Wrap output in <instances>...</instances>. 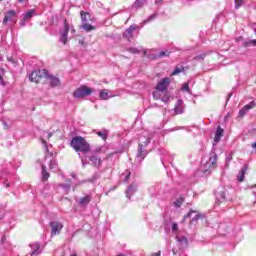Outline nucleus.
I'll return each instance as SVG.
<instances>
[{
	"instance_id": "nucleus-45",
	"label": "nucleus",
	"mask_w": 256,
	"mask_h": 256,
	"mask_svg": "<svg viewBox=\"0 0 256 256\" xmlns=\"http://www.w3.org/2000/svg\"><path fill=\"white\" fill-rule=\"evenodd\" d=\"M80 159H81V161H82L83 167H85V161H87V157H81V156H80Z\"/></svg>"
},
{
	"instance_id": "nucleus-15",
	"label": "nucleus",
	"mask_w": 256,
	"mask_h": 256,
	"mask_svg": "<svg viewBox=\"0 0 256 256\" xmlns=\"http://www.w3.org/2000/svg\"><path fill=\"white\" fill-rule=\"evenodd\" d=\"M249 169V166L244 165L243 168L239 171L237 180L239 183H243L245 181V175L247 174V170Z\"/></svg>"
},
{
	"instance_id": "nucleus-34",
	"label": "nucleus",
	"mask_w": 256,
	"mask_h": 256,
	"mask_svg": "<svg viewBox=\"0 0 256 256\" xmlns=\"http://www.w3.org/2000/svg\"><path fill=\"white\" fill-rule=\"evenodd\" d=\"M182 91H187V93H191V89L189 88V83L183 84Z\"/></svg>"
},
{
	"instance_id": "nucleus-32",
	"label": "nucleus",
	"mask_w": 256,
	"mask_h": 256,
	"mask_svg": "<svg viewBox=\"0 0 256 256\" xmlns=\"http://www.w3.org/2000/svg\"><path fill=\"white\" fill-rule=\"evenodd\" d=\"M183 198H178L176 201H174V206L179 208L181 205H183Z\"/></svg>"
},
{
	"instance_id": "nucleus-20",
	"label": "nucleus",
	"mask_w": 256,
	"mask_h": 256,
	"mask_svg": "<svg viewBox=\"0 0 256 256\" xmlns=\"http://www.w3.org/2000/svg\"><path fill=\"white\" fill-rule=\"evenodd\" d=\"M174 111L176 115H181L183 113V100H178L175 107Z\"/></svg>"
},
{
	"instance_id": "nucleus-30",
	"label": "nucleus",
	"mask_w": 256,
	"mask_h": 256,
	"mask_svg": "<svg viewBox=\"0 0 256 256\" xmlns=\"http://www.w3.org/2000/svg\"><path fill=\"white\" fill-rule=\"evenodd\" d=\"M60 187H62L64 189V193H69V191H71V185L69 184H60Z\"/></svg>"
},
{
	"instance_id": "nucleus-38",
	"label": "nucleus",
	"mask_w": 256,
	"mask_h": 256,
	"mask_svg": "<svg viewBox=\"0 0 256 256\" xmlns=\"http://www.w3.org/2000/svg\"><path fill=\"white\" fill-rule=\"evenodd\" d=\"M159 92L160 91H158V90L153 92L154 99H156V100L161 99V94Z\"/></svg>"
},
{
	"instance_id": "nucleus-36",
	"label": "nucleus",
	"mask_w": 256,
	"mask_h": 256,
	"mask_svg": "<svg viewBox=\"0 0 256 256\" xmlns=\"http://www.w3.org/2000/svg\"><path fill=\"white\" fill-rule=\"evenodd\" d=\"M122 175H126L124 181L127 182V180L131 178V171L126 170V172Z\"/></svg>"
},
{
	"instance_id": "nucleus-13",
	"label": "nucleus",
	"mask_w": 256,
	"mask_h": 256,
	"mask_svg": "<svg viewBox=\"0 0 256 256\" xmlns=\"http://www.w3.org/2000/svg\"><path fill=\"white\" fill-rule=\"evenodd\" d=\"M14 17H17V12L15 10H9L8 12H6L3 19V25H7L9 21H13Z\"/></svg>"
},
{
	"instance_id": "nucleus-42",
	"label": "nucleus",
	"mask_w": 256,
	"mask_h": 256,
	"mask_svg": "<svg viewBox=\"0 0 256 256\" xmlns=\"http://www.w3.org/2000/svg\"><path fill=\"white\" fill-rule=\"evenodd\" d=\"M176 239H177V241H179V242H181V243L187 244V238H185V237H182V239L179 238V237H176Z\"/></svg>"
},
{
	"instance_id": "nucleus-29",
	"label": "nucleus",
	"mask_w": 256,
	"mask_h": 256,
	"mask_svg": "<svg viewBox=\"0 0 256 256\" xmlns=\"http://www.w3.org/2000/svg\"><path fill=\"white\" fill-rule=\"evenodd\" d=\"M244 47H256V39L245 42Z\"/></svg>"
},
{
	"instance_id": "nucleus-48",
	"label": "nucleus",
	"mask_w": 256,
	"mask_h": 256,
	"mask_svg": "<svg viewBox=\"0 0 256 256\" xmlns=\"http://www.w3.org/2000/svg\"><path fill=\"white\" fill-rule=\"evenodd\" d=\"M151 256H161V251H158V252H155V253H152Z\"/></svg>"
},
{
	"instance_id": "nucleus-3",
	"label": "nucleus",
	"mask_w": 256,
	"mask_h": 256,
	"mask_svg": "<svg viewBox=\"0 0 256 256\" xmlns=\"http://www.w3.org/2000/svg\"><path fill=\"white\" fill-rule=\"evenodd\" d=\"M217 154L212 153L209 160L204 164L203 173H209L211 169H215L217 167Z\"/></svg>"
},
{
	"instance_id": "nucleus-57",
	"label": "nucleus",
	"mask_w": 256,
	"mask_h": 256,
	"mask_svg": "<svg viewBox=\"0 0 256 256\" xmlns=\"http://www.w3.org/2000/svg\"><path fill=\"white\" fill-rule=\"evenodd\" d=\"M42 143H44V145H46V142H45V140H42Z\"/></svg>"
},
{
	"instance_id": "nucleus-21",
	"label": "nucleus",
	"mask_w": 256,
	"mask_h": 256,
	"mask_svg": "<svg viewBox=\"0 0 256 256\" xmlns=\"http://www.w3.org/2000/svg\"><path fill=\"white\" fill-rule=\"evenodd\" d=\"M221 137H223V129L221 126H218L214 137L215 143H219V141H221Z\"/></svg>"
},
{
	"instance_id": "nucleus-27",
	"label": "nucleus",
	"mask_w": 256,
	"mask_h": 256,
	"mask_svg": "<svg viewBox=\"0 0 256 256\" xmlns=\"http://www.w3.org/2000/svg\"><path fill=\"white\" fill-rule=\"evenodd\" d=\"M96 134L98 135V137L103 139V141H105L107 139L108 135H109L107 130L98 131V132H96Z\"/></svg>"
},
{
	"instance_id": "nucleus-10",
	"label": "nucleus",
	"mask_w": 256,
	"mask_h": 256,
	"mask_svg": "<svg viewBox=\"0 0 256 256\" xmlns=\"http://www.w3.org/2000/svg\"><path fill=\"white\" fill-rule=\"evenodd\" d=\"M50 227L52 229V235H59L61 233V229H63V224L58 221H53L50 223Z\"/></svg>"
},
{
	"instance_id": "nucleus-58",
	"label": "nucleus",
	"mask_w": 256,
	"mask_h": 256,
	"mask_svg": "<svg viewBox=\"0 0 256 256\" xmlns=\"http://www.w3.org/2000/svg\"><path fill=\"white\" fill-rule=\"evenodd\" d=\"M144 55H147V51H144Z\"/></svg>"
},
{
	"instance_id": "nucleus-56",
	"label": "nucleus",
	"mask_w": 256,
	"mask_h": 256,
	"mask_svg": "<svg viewBox=\"0 0 256 256\" xmlns=\"http://www.w3.org/2000/svg\"><path fill=\"white\" fill-rule=\"evenodd\" d=\"M162 101H164V103H167V99H162Z\"/></svg>"
},
{
	"instance_id": "nucleus-8",
	"label": "nucleus",
	"mask_w": 256,
	"mask_h": 256,
	"mask_svg": "<svg viewBox=\"0 0 256 256\" xmlns=\"http://www.w3.org/2000/svg\"><path fill=\"white\" fill-rule=\"evenodd\" d=\"M46 81L49 83L50 87H59L61 85V81L59 78L49 74V72H46Z\"/></svg>"
},
{
	"instance_id": "nucleus-23",
	"label": "nucleus",
	"mask_w": 256,
	"mask_h": 256,
	"mask_svg": "<svg viewBox=\"0 0 256 256\" xmlns=\"http://www.w3.org/2000/svg\"><path fill=\"white\" fill-rule=\"evenodd\" d=\"M51 175L49 172H47V166L45 164H42V181H47Z\"/></svg>"
},
{
	"instance_id": "nucleus-26",
	"label": "nucleus",
	"mask_w": 256,
	"mask_h": 256,
	"mask_svg": "<svg viewBox=\"0 0 256 256\" xmlns=\"http://www.w3.org/2000/svg\"><path fill=\"white\" fill-rule=\"evenodd\" d=\"M80 16H81V20H82V25L89 21V19L87 18V17H90L89 13L81 11Z\"/></svg>"
},
{
	"instance_id": "nucleus-24",
	"label": "nucleus",
	"mask_w": 256,
	"mask_h": 256,
	"mask_svg": "<svg viewBox=\"0 0 256 256\" xmlns=\"http://www.w3.org/2000/svg\"><path fill=\"white\" fill-rule=\"evenodd\" d=\"M82 29H84V31H95V26L89 24V22H84V24H82Z\"/></svg>"
},
{
	"instance_id": "nucleus-25",
	"label": "nucleus",
	"mask_w": 256,
	"mask_h": 256,
	"mask_svg": "<svg viewBox=\"0 0 256 256\" xmlns=\"http://www.w3.org/2000/svg\"><path fill=\"white\" fill-rule=\"evenodd\" d=\"M185 71V67L183 66H176L174 71L171 73L172 76L179 75V73H183Z\"/></svg>"
},
{
	"instance_id": "nucleus-54",
	"label": "nucleus",
	"mask_w": 256,
	"mask_h": 256,
	"mask_svg": "<svg viewBox=\"0 0 256 256\" xmlns=\"http://www.w3.org/2000/svg\"><path fill=\"white\" fill-rule=\"evenodd\" d=\"M80 45H85V42L83 40H79Z\"/></svg>"
},
{
	"instance_id": "nucleus-14",
	"label": "nucleus",
	"mask_w": 256,
	"mask_h": 256,
	"mask_svg": "<svg viewBox=\"0 0 256 256\" xmlns=\"http://www.w3.org/2000/svg\"><path fill=\"white\" fill-rule=\"evenodd\" d=\"M143 148L144 146H141V145L138 146V153L136 155L137 163H141V161H143V159L147 157V151H145Z\"/></svg>"
},
{
	"instance_id": "nucleus-5",
	"label": "nucleus",
	"mask_w": 256,
	"mask_h": 256,
	"mask_svg": "<svg viewBox=\"0 0 256 256\" xmlns=\"http://www.w3.org/2000/svg\"><path fill=\"white\" fill-rule=\"evenodd\" d=\"M30 252L26 256H37L43 253V248H41V244L39 242H33L29 244Z\"/></svg>"
},
{
	"instance_id": "nucleus-41",
	"label": "nucleus",
	"mask_w": 256,
	"mask_h": 256,
	"mask_svg": "<svg viewBox=\"0 0 256 256\" xmlns=\"http://www.w3.org/2000/svg\"><path fill=\"white\" fill-rule=\"evenodd\" d=\"M105 147H100L94 150V153H105Z\"/></svg>"
},
{
	"instance_id": "nucleus-12",
	"label": "nucleus",
	"mask_w": 256,
	"mask_h": 256,
	"mask_svg": "<svg viewBox=\"0 0 256 256\" xmlns=\"http://www.w3.org/2000/svg\"><path fill=\"white\" fill-rule=\"evenodd\" d=\"M253 107H255V102L254 101L245 105L242 109H240V111L238 113V117H245V115H247V112L251 111V109H253Z\"/></svg>"
},
{
	"instance_id": "nucleus-44",
	"label": "nucleus",
	"mask_w": 256,
	"mask_h": 256,
	"mask_svg": "<svg viewBox=\"0 0 256 256\" xmlns=\"http://www.w3.org/2000/svg\"><path fill=\"white\" fill-rule=\"evenodd\" d=\"M195 59H197V60L205 59V54H200V55L196 56Z\"/></svg>"
},
{
	"instance_id": "nucleus-18",
	"label": "nucleus",
	"mask_w": 256,
	"mask_h": 256,
	"mask_svg": "<svg viewBox=\"0 0 256 256\" xmlns=\"http://www.w3.org/2000/svg\"><path fill=\"white\" fill-rule=\"evenodd\" d=\"M88 159L94 167H101V158L97 155L89 156Z\"/></svg>"
},
{
	"instance_id": "nucleus-37",
	"label": "nucleus",
	"mask_w": 256,
	"mask_h": 256,
	"mask_svg": "<svg viewBox=\"0 0 256 256\" xmlns=\"http://www.w3.org/2000/svg\"><path fill=\"white\" fill-rule=\"evenodd\" d=\"M128 51L133 54L141 53V50L138 48H129Z\"/></svg>"
},
{
	"instance_id": "nucleus-16",
	"label": "nucleus",
	"mask_w": 256,
	"mask_h": 256,
	"mask_svg": "<svg viewBox=\"0 0 256 256\" xmlns=\"http://www.w3.org/2000/svg\"><path fill=\"white\" fill-rule=\"evenodd\" d=\"M139 145H141V147H147L149 143H151V136L149 134L147 135H142L139 138Z\"/></svg>"
},
{
	"instance_id": "nucleus-43",
	"label": "nucleus",
	"mask_w": 256,
	"mask_h": 256,
	"mask_svg": "<svg viewBox=\"0 0 256 256\" xmlns=\"http://www.w3.org/2000/svg\"><path fill=\"white\" fill-rule=\"evenodd\" d=\"M193 213H195V211L191 210L186 216H184V219H189Z\"/></svg>"
},
{
	"instance_id": "nucleus-59",
	"label": "nucleus",
	"mask_w": 256,
	"mask_h": 256,
	"mask_svg": "<svg viewBox=\"0 0 256 256\" xmlns=\"http://www.w3.org/2000/svg\"><path fill=\"white\" fill-rule=\"evenodd\" d=\"M70 256H77V254H72V255H70Z\"/></svg>"
},
{
	"instance_id": "nucleus-19",
	"label": "nucleus",
	"mask_w": 256,
	"mask_h": 256,
	"mask_svg": "<svg viewBox=\"0 0 256 256\" xmlns=\"http://www.w3.org/2000/svg\"><path fill=\"white\" fill-rule=\"evenodd\" d=\"M111 97H114L113 95H109V90L104 89L99 92V99L102 101H107L111 99Z\"/></svg>"
},
{
	"instance_id": "nucleus-9",
	"label": "nucleus",
	"mask_w": 256,
	"mask_h": 256,
	"mask_svg": "<svg viewBox=\"0 0 256 256\" xmlns=\"http://www.w3.org/2000/svg\"><path fill=\"white\" fill-rule=\"evenodd\" d=\"M45 163H49V169L50 171H53L54 173H57L59 171V166L57 165V161L53 159V156H46L45 157Z\"/></svg>"
},
{
	"instance_id": "nucleus-4",
	"label": "nucleus",
	"mask_w": 256,
	"mask_h": 256,
	"mask_svg": "<svg viewBox=\"0 0 256 256\" xmlns=\"http://www.w3.org/2000/svg\"><path fill=\"white\" fill-rule=\"evenodd\" d=\"M46 77H47V70L43 69V70L33 71L30 74L29 79L33 83H39L41 81V79H45Z\"/></svg>"
},
{
	"instance_id": "nucleus-31",
	"label": "nucleus",
	"mask_w": 256,
	"mask_h": 256,
	"mask_svg": "<svg viewBox=\"0 0 256 256\" xmlns=\"http://www.w3.org/2000/svg\"><path fill=\"white\" fill-rule=\"evenodd\" d=\"M134 7L136 9H141V7H143V0H136L134 3Z\"/></svg>"
},
{
	"instance_id": "nucleus-40",
	"label": "nucleus",
	"mask_w": 256,
	"mask_h": 256,
	"mask_svg": "<svg viewBox=\"0 0 256 256\" xmlns=\"http://www.w3.org/2000/svg\"><path fill=\"white\" fill-rule=\"evenodd\" d=\"M243 5V0H235V7L236 9H239Z\"/></svg>"
},
{
	"instance_id": "nucleus-39",
	"label": "nucleus",
	"mask_w": 256,
	"mask_h": 256,
	"mask_svg": "<svg viewBox=\"0 0 256 256\" xmlns=\"http://www.w3.org/2000/svg\"><path fill=\"white\" fill-rule=\"evenodd\" d=\"M172 231L176 233V231H179V225L177 223H172Z\"/></svg>"
},
{
	"instance_id": "nucleus-7",
	"label": "nucleus",
	"mask_w": 256,
	"mask_h": 256,
	"mask_svg": "<svg viewBox=\"0 0 256 256\" xmlns=\"http://www.w3.org/2000/svg\"><path fill=\"white\" fill-rule=\"evenodd\" d=\"M68 35H69V23H67V20H65L64 30L60 34V43H63V45H67Z\"/></svg>"
},
{
	"instance_id": "nucleus-17",
	"label": "nucleus",
	"mask_w": 256,
	"mask_h": 256,
	"mask_svg": "<svg viewBox=\"0 0 256 256\" xmlns=\"http://www.w3.org/2000/svg\"><path fill=\"white\" fill-rule=\"evenodd\" d=\"M137 191V184L132 183L128 189L126 190V197L127 199H131L133 197V194Z\"/></svg>"
},
{
	"instance_id": "nucleus-35",
	"label": "nucleus",
	"mask_w": 256,
	"mask_h": 256,
	"mask_svg": "<svg viewBox=\"0 0 256 256\" xmlns=\"http://www.w3.org/2000/svg\"><path fill=\"white\" fill-rule=\"evenodd\" d=\"M158 57L161 59L163 57H169V52L168 51H161L158 55Z\"/></svg>"
},
{
	"instance_id": "nucleus-53",
	"label": "nucleus",
	"mask_w": 256,
	"mask_h": 256,
	"mask_svg": "<svg viewBox=\"0 0 256 256\" xmlns=\"http://www.w3.org/2000/svg\"><path fill=\"white\" fill-rule=\"evenodd\" d=\"M70 31H71V33H75V28H74V27H71V28H70Z\"/></svg>"
},
{
	"instance_id": "nucleus-47",
	"label": "nucleus",
	"mask_w": 256,
	"mask_h": 256,
	"mask_svg": "<svg viewBox=\"0 0 256 256\" xmlns=\"http://www.w3.org/2000/svg\"><path fill=\"white\" fill-rule=\"evenodd\" d=\"M157 17V14H152L147 21H153Z\"/></svg>"
},
{
	"instance_id": "nucleus-33",
	"label": "nucleus",
	"mask_w": 256,
	"mask_h": 256,
	"mask_svg": "<svg viewBox=\"0 0 256 256\" xmlns=\"http://www.w3.org/2000/svg\"><path fill=\"white\" fill-rule=\"evenodd\" d=\"M216 197L218 201H225V192H219Z\"/></svg>"
},
{
	"instance_id": "nucleus-28",
	"label": "nucleus",
	"mask_w": 256,
	"mask_h": 256,
	"mask_svg": "<svg viewBox=\"0 0 256 256\" xmlns=\"http://www.w3.org/2000/svg\"><path fill=\"white\" fill-rule=\"evenodd\" d=\"M35 15V10H29L24 14V19L27 21L28 19H31Z\"/></svg>"
},
{
	"instance_id": "nucleus-55",
	"label": "nucleus",
	"mask_w": 256,
	"mask_h": 256,
	"mask_svg": "<svg viewBox=\"0 0 256 256\" xmlns=\"http://www.w3.org/2000/svg\"><path fill=\"white\" fill-rule=\"evenodd\" d=\"M252 148L256 149V142L252 143Z\"/></svg>"
},
{
	"instance_id": "nucleus-51",
	"label": "nucleus",
	"mask_w": 256,
	"mask_h": 256,
	"mask_svg": "<svg viewBox=\"0 0 256 256\" xmlns=\"http://www.w3.org/2000/svg\"><path fill=\"white\" fill-rule=\"evenodd\" d=\"M162 1H163V0H156V1H155V4H156V5H159V3H162Z\"/></svg>"
},
{
	"instance_id": "nucleus-11",
	"label": "nucleus",
	"mask_w": 256,
	"mask_h": 256,
	"mask_svg": "<svg viewBox=\"0 0 256 256\" xmlns=\"http://www.w3.org/2000/svg\"><path fill=\"white\" fill-rule=\"evenodd\" d=\"M139 29V26L137 25H131L126 31L123 33V37L125 39H128V41H131L133 39V33Z\"/></svg>"
},
{
	"instance_id": "nucleus-52",
	"label": "nucleus",
	"mask_w": 256,
	"mask_h": 256,
	"mask_svg": "<svg viewBox=\"0 0 256 256\" xmlns=\"http://www.w3.org/2000/svg\"><path fill=\"white\" fill-rule=\"evenodd\" d=\"M47 137H48V139H51V137H53V134L52 133H48Z\"/></svg>"
},
{
	"instance_id": "nucleus-46",
	"label": "nucleus",
	"mask_w": 256,
	"mask_h": 256,
	"mask_svg": "<svg viewBox=\"0 0 256 256\" xmlns=\"http://www.w3.org/2000/svg\"><path fill=\"white\" fill-rule=\"evenodd\" d=\"M0 85L5 86V80H3V76L0 74Z\"/></svg>"
},
{
	"instance_id": "nucleus-60",
	"label": "nucleus",
	"mask_w": 256,
	"mask_h": 256,
	"mask_svg": "<svg viewBox=\"0 0 256 256\" xmlns=\"http://www.w3.org/2000/svg\"><path fill=\"white\" fill-rule=\"evenodd\" d=\"M24 25H25L24 23L21 24L22 27H23Z\"/></svg>"
},
{
	"instance_id": "nucleus-49",
	"label": "nucleus",
	"mask_w": 256,
	"mask_h": 256,
	"mask_svg": "<svg viewBox=\"0 0 256 256\" xmlns=\"http://www.w3.org/2000/svg\"><path fill=\"white\" fill-rule=\"evenodd\" d=\"M200 217H201V215L198 214V215H196L195 218L192 219V221H197V219H199Z\"/></svg>"
},
{
	"instance_id": "nucleus-1",
	"label": "nucleus",
	"mask_w": 256,
	"mask_h": 256,
	"mask_svg": "<svg viewBox=\"0 0 256 256\" xmlns=\"http://www.w3.org/2000/svg\"><path fill=\"white\" fill-rule=\"evenodd\" d=\"M70 145L74 149V151L78 153L79 157H81V153L87 155V153L91 151V145L89 144V142H87V140H85V138L81 136H75L74 138H72Z\"/></svg>"
},
{
	"instance_id": "nucleus-22",
	"label": "nucleus",
	"mask_w": 256,
	"mask_h": 256,
	"mask_svg": "<svg viewBox=\"0 0 256 256\" xmlns=\"http://www.w3.org/2000/svg\"><path fill=\"white\" fill-rule=\"evenodd\" d=\"M91 203V196H84L80 198L79 205L82 207H85L86 205H89Z\"/></svg>"
},
{
	"instance_id": "nucleus-2",
	"label": "nucleus",
	"mask_w": 256,
	"mask_h": 256,
	"mask_svg": "<svg viewBox=\"0 0 256 256\" xmlns=\"http://www.w3.org/2000/svg\"><path fill=\"white\" fill-rule=\"evenodd\" d=\"M91 93H93V89L86 85H83L74 91L73 96L76 99H83V97H89V95H91Z\"/></svg>"
},
{
	"instance_id": "nucleus-6",
	"label": "nucleus",
	"mask_w": 256,
	"mask_h": 256,
	"mask_svg": "<svg viewBox=\"0 0 256 256\" xmlns=\"http://www.w3.org/2000/svg\"><path fill=\"white\" fill-rule=\"evenodd\" d=\"M170 83H171L170 78H163L160 82H158L155 89L156 91H160L161 93H163V91H167V87H169Z\"/></svg>"
},
{
	"instance_id": "nucleus-50",
	"label": "nucleus",
	"mask_w": 256,
	"mask_h": 256,
	"mask_svg": "<svg viewBox=\"0 0 256 256\" xmlns=\"http://www.w3.org/2000/svg\"><path fill=\"white\" fill-rule=\"evenodd\" d=\"M6 240H7V237L3 236V237L1 238V243H5Z\"/></svg>"
}]
</instances>
